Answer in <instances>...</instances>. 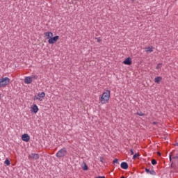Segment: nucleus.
<instances>
[{"instance_id": "nucleus-1", "label": "nucleus", "mask_w": 178, "mask_h": 178, "mask_svg": "<svg viewBox=\"0 0 178 178\" xmlns=\"http://www.w3.org/2000/svg\"><path fill=\"white\" fill-rule=\"evenodd\" d=\"M111 98V90H106L101 97L99 98V101L102 105H105L109 102V99Z\"/></svg>"}, {"instance_id": "nucleus-2", "label": "nucleus", "mask_w": 178, "mask_h": 178, "mask_svg": "<svg viewBox=\"0 0 178 178\" xmlns=\"http://www.w3.org/2000/svg\"><path fill=\"white\" fill-rule=\"evenodd\" d=\"M10 83V79L4 77L0 79V88H5Z\"/></svg>"}, {"instance_id": "nucleus-3", "label": "nucleus", "mask_w": 178, "mask_h": 178, "mask_svg": "<svg viewBox=\"0 0 178 178\" xmlns=\"http://www.w3.org/2000/svg\"><path fill=\"white\" fill-rule=\"evenodd\" d=\"M66 155H67V149H66L65 147L58 150L56 154L57 158H63V156H66Z\"/></svg>"}, {"instance_id": "nucleus-4", "label": "nucleus", "mask_w": 178, "mask_h": 178, "mask_svg": "<svg viewBox=\"0 0 178 178\" xmlns=\"http://www.w3.org/2000/svg\"><path fill=\"white\" fill-rule=\"evenodd\" d=\"M44 98H45V92H39L37 95H35L33 99L34 101H43Z\"/></svg>"}, {"instance_id": "nucleus-5", "label": "nucleus", "mask_w": 178, "mask_h": 178, "mask_svg": "<svg viewBox=\"0 0 178 178\" xmlns=\"http://www.w3.org/2000/svg\"><path fill=\"white\" fill-rule=\"evenodd\" d=\"M58 40H59V36L56 35L53 38L51 37L50 39H49L48 42L49 44H55V42H56Z\"/></svg>"}, {"instance_id": "nucleus-6", "label": "nucleus", "mask_w": 178, "mask_h": 178, "mask_svg": "<svg viewBox=\"0 0 178 178\" xmlns=\"http://www.w3.org/2000/svg\"><path fill=\"white\" fill-rule=\"evenodd\" d=\"M22 141H25V143H29L30 141V136L27 134H24L22 136Z\"/></svg>"}, {"instance_id": "nucleus-7", "label": "nucleus", "mask_w": 178, "mask_h": 178, "mask_svg": "<svg viewBox=\"0 0 178 178\" xmlns=\"http://www.w3.org/2000/svg\"><path fill=\"white\" fill-rule=\"evenodd\" d=\"M25 84H31L33 83V78L31 76H26L24 79Z\"/></svg>"}, {"instance_id": "nucleus-8", "label": "nucleus", "mask_w": 178, "mask_h": 178, "mask_svg": "<svg viewBox=\"0 0 178 178\" xmlns=\"http://www.w3.org/2000/svg\"><path fill=\"white\" fill-rule=\"evenodd\" d=\"M44 35L47 40H51V38L54 37V33H52V32H46L44 33Z\"/></svg>"}, {"instance_id": "nucleus-9", "label": "nucleus", "mask_w": 178, "mask_h": 178, "mask_svg": "<svg viewBox=\"0 0 178 178\" xmlns=\"http://www.w3.org/2000/svg\"><path fill=\"white\" fill-rule=\"evenodd\" d=\"M31 111L33 112V113H38L39 108L37 104H33V106L31 107Z\"/></svg>"}, {"instance_id": "nucleus-10", "label": "nucleus", "mask_w": 178, "mask_h": 178, "mask_svg": "<svg viewBox=\"0 0 178 178\" xmlns=\"http://www.w3.org/2000/svg\"><path fill=\"white\" fill-rule=\"evenodd\" d=\"M124 65H131V58L128 57L127 58H125V60L123 61Z\"/></svg>"}, {"instance_id": "nucleus-11", "label": "nucleus", "mask_w": 178, "mask_h": 178, "mask_svg": "<svg viewBox=\"0 0 178 178\" xmlns=\"http://www.w3.org/2000/svg\"><path fill=\"white\" fill-rule=\"evenodd\" d=\"M145 52H149V53H151V52H153L154 51V47L152 46H150V47H146L145 49Z\"/></svg>"}, {"instance_id": "nucleus-12", "label": "nucleus", "mask_w": 178, "mask_h": 178, "mask_svg": "<svg viewBox=\"0 0 178 178\" xmlns=\"http://www.w3.org/2000/svg\"><path fill=\"white\" fill-rule=\"evenodd\" d=\"M121 168L122 169H129V164L126 162L121 163Z\"/></svg>"}, {"instance_id": "nucleus-13", "label": "nucleus", "mask_w": 178, "mask_h": 178, "mask_svg": "<svg viewBox=\"0 0 178 178\" xmlns=\"http://www.w3.org/2000/svg\"><path fill=\"white\" fill-rule=\"evenodd\" d=\"M161 81H162V77H161V76H157L154 79V82L157 83V84H159V83H161Z\"/></svg>"}, {"instance_id": "nucleus-14", "label": "nucleus", "mask_w": 178, "mask_h": 178, "mask_svg": "<svg viewBox=\"0 0 178 178\" xmlns=\"http://www.w3.org/2000/svg\"><path fill=\"white\" fill-rule=\"evenodd\" d=\"M31 158H33V159H38L40 158V155L38 154H31Z\"/></svg>"}, {"instance_id": "nucleus-15", "label": "nucleus", "mask_w": 178, "mask_h": 178, "mask_svg": "<svg viewBox=\"0 0 178 178\" xmlns=\"http://www.w3.org/2000/svg\"><path fill=\"white\" fill-rule=\"evenodd\" d=\"M146 173H149L150 175H155V171L154 170H149V169L146 168L145 169Z\"/></svg>"}, {"instance_id": "nucleus-16", "label": "nucleus", "mask_w": 178, "mask_h": 178, "mask_svg": "<svg viewBox=\"0 0 178 178\" xmlns=\"http://www.w3.org/2000/svg\"><path fill=\"white\" fill-rule=\"evenodd\" d=\"M5 165H6V166H9V165H10V161H9V159H6V161H4Z\"/></svg>"}, {"instance_id": "nucleus-17", "label": "nucleus", "mask_w": 178, "mask_h": 178, "mask_svg": "<svg viewBox=\"0 0 178 178\" xmlns=\"http://www.w3.org/2000/svg\"><path fill=\"white\" fill-rule=\"evenodd\" d=\"M31 79H32L33 80H37V79H38V76L37 75H33L32 76H31Z\"/></svg>"}, {"instance_id": "nucleus-18", "label": "nucleus", "mask_w": 178, "mask_h": 178, "mask_svg": "<svg viewBox=\"0 0 178 178\" xmlns=\"http://www.w3.org/2000/svg\"><path fill=\"white\" fill-rule=\"evenodd\" d=\"M161 67H162V63H159L156 65V69H161Z\"/></svg>"}, {"instance_id": "nucleus-19", "label": "nucleus", "mask_w": 178, "mask_h": 178, "mask_svg": "<svg viewBox=\"0 0 178 178\" xmlns=\"http://www.w3.org/2000/svg\"><path fill=\"white\" fill-rule=\"evenodd\" d=\"M152 165H156V160L152 159Z\"/></svg>"}, {"instance_id": "nucleus-20", "label": "nucleus", "mask_w": 178, "mask_h": 178, "mask_svg": "<svg viewBox=\"0 0 178 178\" xmlns=\"http://www.w3.org/2000/svg\"><path fill=\"white\" fill-rule=\"evenodd\" d=\"M83 168V170H88V168L87 167V165L85 164V165Z\"/></svg>"}, {"instance_id": "nucleus-21", "label": "nucleus", "mask_w": 178, "mask_h": 178, "mask_svg": "<svg viewBox=\"0 0 178 178\" xmlns=\"http://www.w3.org/2000/svg\"><path fill=\"white\" fill-rule=\"evenodd\" d=\"M113 163H118V164H119V160H118V159H115L113 160Z\"/></svg>"}, {"instance_id": "nucleus-22", "label": "nucleus", "mask_w": 178, "mask_h": 178, "mask_svg": "<svg viewBox=\"0 0 178 178\" xmlns=\"http://www.w3.org/2000/svg\"><path fill=\"white\" fill-rule=\"evenodd\" d=\"M136 115H138L139 116H144V113L143 112L137 113Z\"/></svg>"}, {"instance_id": "nucleus-23", "label": "nucleus", "mask_w": 178, "mask_h": 178, "mask_svg": "<svg viewBox=\"0 0 178 178\" xmlns=\"http://www.w3.org/2000/svg\"><path fill=\"white\" fill-rule=\"evenodd\" d=\"M96 40L98 42H101V41H102V40H101V38H96Z\"/></svg>"}, {"instance_id": "nucleus-24", "label": "nucleus", "mask_w": 178, "mask_h": 178, "mask_svg": "<svg viewBox=\"0 0 178 178\" xmlns=\"http://www.w3.org/2000/svg\"><path fill=\"white\" fill-rule=\"evenodd\" d=\"M131 155H134V150L133 149H130Z\"/></svg>"}, {"instance_id": "nucleus-25", "label": "nucleus", "mask_w": 178, "mask_h": 178, "mask_svg": "<svg viewBox=\"0 0 178 178\" xmlns=\"http://www.w3.org/2000/svg\"><path fill=\"white\" fill-rule=\"evenodd\" d=\"M137 157H138V154H136L133 156V159H136Z\"/></svg>"}, {"instance_id": "nucleus-26", "label": "nucleus", "mask_w": 178, "mask_h": 178, "mask_svg": "<svg viewBox=\"0 0 178 178\" xmlns=\"http://www.w3.org/2000/svg\"><path fill=\"white\" fill-rule=\"evenodd\" d=\"M157 154L159 155V156H161V152H158Z\"/></svg>"}, {"instance_id": "nucleus-27", "label": "nucleus", "mask_w": 178, "mask_h": 178, "mask_svg": "<svg viewBox=\"0 0 178 178\" xmlns=\"http://www.w3.org/2000/svg\"><path fill=\"white\" fill-rule=\"evenodd\" d=\"M97 178H105V177H97Z\"/></svg>"}, {"instance_id": "nucleus-28", "label": "nucleus", "mask_w": 178, "mask_h": 178, "mask_svg": "<svg viewBox=\"0 0 178 178\" xmlns=\"http://www.w3.org/2000/svg\"><path fill=\"white\" fill-rule=\"evenodd\" d=\"M170 161H172V156H170Z\"/></svg>"}, {"instance_id": "nucleus-29", "label": "nucleus", "mask_w": 178, "mask_h": 178, "mask_svg": "<svg viewBox=\"0 0 178 178\" xmlns=\"http://www.w3.org/2000/svg\"><path fill=\"white\" fill-rule=\"evenodd\" d=\"M153 124H156V122H153Z\"/></svg>"}, {"instance_id": "nucleus-30", "label": "nucleus", "mask_w": 178, "mask_h": 178, "mask_svg": "<svg viewBox=\"0 0 178 178\" xmlns=\"http://www.w3.org/2000/svg\"><path fill=\"white\" fill-rule=\"evenodd\" d=\"M175 158H178V156H177L176 157H175Z\"/></svg>"}, {"instance_id": "nucleus-31", "label": "nucleus", "mask_w": 178, "mask_h": 178, "mask_svg": "<svg viewBox=\"0 0 178 178\" xmlns=\"http://www.w3.org/2000/svg\"><path fill=\"white\" fill-rule=\"evenodd\" d=\"M1 95H0V98H1Z\"/></svg>"}, {"instance_id": "nucleus-32", "label": "nucleus", "mask_w": 178, "mask_h": 178, "mask_svg": "<svg viewBox=\"0 0 178 178\" xmlns=\"http://www.w3.org/2000/svg\"><path fill=\"white\" fill-rule=\"evenodd\" d=\"M101 162H102V160H101Z\"/></svg>"}]
</instances>
